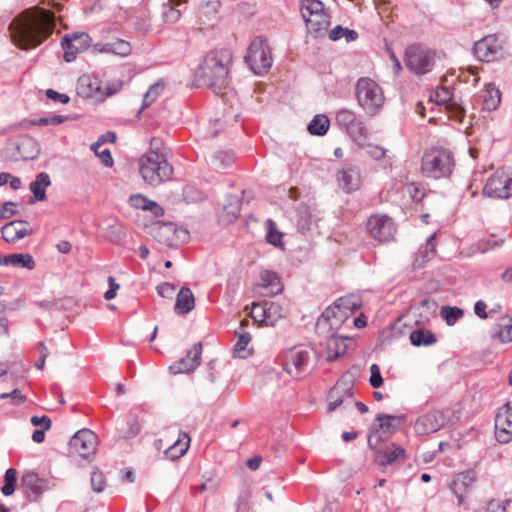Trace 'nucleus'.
<instances>
[{
    "label": "nucleus",
    "instance_id": "nucleus-1",
    "mask_svg": "<svg viewBox=\"0 0 512 512\" xmlns=\"http://www.w3.org/2000/svg\"><path fill=\"white\" fill-rule=\"evenodd\" d=\"M53 13L44 9H28L15 18L10 26L14 43L22 49L40 45L53 32Z\"/></svg>",
    "mask_w": 512,
    "mask_h": 512
},
{
    "label": "nucleus",
    "instance_id": "nucleus-2",
    "mask_svg": "<svg viewBox=\"0 0 512 512\" xmlns=\"http://www.w3.org/2000/svg\"><path fill=\"white\" fill-rule=\"evenodd\" d=\"M232 64V52L219 49L209 52L196 71L202 85L212 89H221L228 84V75Z\"/></svg>",
    "mask_w": 512,
    "mask_h": 512
},
{
    "label": "nucleus",
    "instance_id": "nucleus-3",
    "mask_svg": "<svg viewBox=\"0 0 512 512\" xmlns=\"http://www.w3.org/2000/svg\"><path fill=\"white\" fill-rule=\"evenodd\" d=\"M455 161L453 154L443 148L426 151L421 160V173L435 180L449 178L453 172Z\"/></svg>",
    "mask_w": 512,
    "mask_h": 512
},
{
    "label": "nucleus",
    "instance_id": "nucleus-4",
    "mask_svg": "<svg viewBox=\"0 0 512 512\" xmlns=\"http://www.w3.org/2000/svg\"><path fill=\"white\" fill-rule=\"evenodd\" d=\"M139 172L148 185L155 187L171 179L173 168L164 158V155L155 150H150L141 157Z\"/></svg>",
    "mask_w": 512,
    "mask_h": 512
},
{
    "label": "nucleus",
    "instance_id": "nucleus-5",
    "mask_svg": "<svg viewBox=\"0 0 512 512\" xmlns=\"http://www.w3.org/2000/svg\"><path fill=\"white\" fill-rule=\"evenodd\" d=\"M358 105L369 116L377 115L384 106L385 96L381 86L369 77H361L355 85Z\"/></svg>",
    "mask_w": 512,
    "mask_h": 512
},
{
    "label": "nucleus",
    "instance_id": "nucleus-6",
    "mask_svg": "<svg viewBox=\"0 0 512 512\" xmlns=\"http://www.w3.org/2000/svg\"><path fill=\"white\" fill-rule=\"evenodd\" d=\"M245 61L256 75L266 74L272 66L273 59L267 40L263 37L253 39L248 47Z\"/></svg>",
    "mask_w": 512,
    "mask_h": 512
},
{
    "label": "nucleus",
    "instance_id": "nucleus-7",
    "mask_svg": "<svg viewBox=\"0 0 512 512\" xmlns=\"http://www.w3.org/2000/svg\"><path fill=\"white\" fill-rule=\"evenodd\" d=\"M312 351L303 346L290 349L284 355L283 369L294 378H301L311 369Z\"/></svg>",
    "mask_w": 512,
    "mask_h": 512
},
{
    "label": "nucleus",
    "instance_id": "nucleus-8",
    "mask_svg": "<svg viewBox=\"0 0 512 512\" xmlns=\"http://www.w3.org/2000/svg\"><path fill=\"white\" fill-rule=\"evenodd\" d=\"M405 65L411 72L424 75L434 66V54L420 45H411L405 52Z\"/></svg>",
    "mask_w": 512,
    "mask_h": 512
},
{
    "label": "nucleus",
    "instance_id": "nucleus-9",
    "mask_svg": "<svg viewBox=\"0 0 512 512\" xmlns=\"http://www.w3.org/2000/svg\"><path fill=\"white\" fill-rule=\"evenodd\" d=\"M97 443L98 438L93 431L89 429H82L76 432L70 439V452L87 459L95 453Z\"/></svg>",
    "mask_w": 512,
    "mask_h": 512
},
{
    "label": "nucleus",
    "instance_id": "nucleus-10",
    "mask_svg": "<svg viewBox=\"0 0 512 512\" xmlns=\"http://www.w3.org/2000/svg\"><path fill=\"white\" fill-rule=\"evenodd\" d=\"M483 195L491 198L507 199L512 196V178L504 172L490 176L483 188Z\"/></svg>",
    "mask_w": 512,
    "mask_h": 512
},
{
    "label": "nucleus",
    "instance_id": "nucleus-11",
    "mask_svg": "<svg viewBox=\"0 0 512 512\" xmlns=\"http://www.w3.org/2000/svg\"><path fill=\"white\" fill-rule=\"evenodd\" d=\"M449 419L444 411L433 410L419 416L414 422L413 428L417 435H428L443 428Z\"/></svg>",
    "mask_w": 512,
    "mask_h": 512
},
{
    "label": "nucleus",
    "instance_id": "nucleus-12",
    "mask_svg": "<svg viewBox=\"0 0 512 512\" xmlns=\"http://www.w3.org/2000/svg\"><path fill=\"white\" fill-rule=\"evenodd\" d=\"M367 229L372 238L379 242L393 239L396 228L393 220L386 215H373L368 219Z\"/></svg>",
    "mask_w": 512,
    "mask_h": 512
},
{
    "label": "nucleus",
    "instance_id": "nucleus-13",
    "mask_svg": "<svg viewBox=\"0 0 512 512\" xmlns=\"http://www.w3.org/2000/svg\"><path fill=\"white\" fill-rule=\"evenodd\" d=\"M396 417L392 415L378 414L376 416L377 424L373 425L368 435V446L376 451L381 442L386 441L393 433L394 427L392 421Z\"/></svg>",
    "mask_w": 512,
    "mask_h": 512
},
{
    "label": "nucleus",
    "instance_id": "nucleus-14",
    "mask_svg": "<svg viewBox=\"0 0 512 512\" xmlns=\"http://www.w3.org/2000/svg\"><path fill=\"white\" fill-rule=\"evenodd\" d=\"M495 436L500 443L512 440V402L499 408L495 417Z\"/></svg>",
    "mask_w": 512,
    "mask_h": 512
},
{
    "label": "nucleus",
    "instance_id": "nucleus-15",
    "mask_svg": "<svg viewBox=\"0 0 512 512\" xmlns=\"http://www.w3.org/2000/svg\"><path fill=\"white\" fill-rule=\"evenodd\" d=\"M335 120L354 140L363 138L366 134L364 123L357 119L356 114L352 110L340 109L336 113Z\"/></svg>",
    "mask_w": 512,
    "mask_h": 512
},
{
    "label": "nucleus",
    "instance_id": "nucleus-16",
    "mask_svg": "<svg viewBox=\"0 0 512 512\" xmlns=\"http://www.w3.org/2000/svg\"><path fill=\"white\" fill-rule=\"evenodd\" d=\"M501 43L494 34L487 35L474 44L475 57L484 62L494 61L501 51Z\"/></svg>",
    "mask_w": 512,
    "mask_h": 512
},
{
    "label": "nucleus",
    "instance_id": "nucleus-17",
    "mask_svg": "<svg viewBox=\"0 0 512 512\" xmlns=\"http://www.w3.org/2000/svg\"><path fill=\"white\" fill-rule=\"evenodd\" d=\"M90 40L87 33L65 35L61 42L64 50V60L66 62L74 61L76 55L89 46Z\"/></svg>",
    "mask_w": 512,
    "mask_h": 512
},
{
    "label": "nucleus",
    "instance_id": "nucleus-18",
    "mask_svg": "<svg viewBox=\"0 0 512 512\" xmlns=\"http://www.w3.org/2000/svg\"><path fill=\"white\" fill-rule=\"evenodd\" d=\"M337 181L344 192L356 191L361 184L360 171L356 166L346 164L337 172Z\"/></svg>",
    "mask_w": 512,
    "mask_h": 512
},
{
    "label": "nucleus",
    "instance_id": "nucleus-19",
    "mask_svg": "<svg viewBox=\"0 0 512 512\" xmlns=\"http://www.w3.org/2000/svg\"><path fill=\"white\" fill-rule=\"evenodd\" d=\"M475 481V474L473 471H465L456 475L450 483V490L457 498L458 505L465 504L466 494L472 487Z\"/></svg>",
    "mask_w": 512,
    "mask_h": 512
},
{
    "label": "nucleus",
    "instance_id": "nucleus-20",
    "mask_svg": "<svg viewBox=\"0 0 512 512\" xmlns=\"http://www.w3.org/2000/svg\"><path fill=\"white\" fill-rule=\"evenodd\" d=\"M202 345L201 343L195 344L187 355L179 361L173 363L169 369L173 374L189 373L195 370L200 362Z\"/></svg>",
    "mask_w": 512,
    "mask_h": 512
},
{
    "label": "nucleus",
    "instance_id": "nucleus-21",
    "mask_svg": "<svg viewBox=\"0 0 512 512\" xmlns=\"http://www.w3.org/2000/svg\"><path fill=\"white\" fill-rule=\"evenodd\" d=\"M21 486L30 499L36 500L48 488V482L35 472H26L21 478Z\"/></svg>",
    "mask_w": 512,
    "mask_h": 512
},
{
    "label": "nucleus",
    "instance_id": "nucleus-22",
    "mask_svg": "<svg viewBox=\"0 0 512 512\" xmlns=\"http://www.w3.org/2000/svg\"><path fill=\"white\" fill-rule=\"evenodd\" d=\"M345 376L337 381L334 387L328 393V410L334 411L338 408L346 398L352 397L351 386L344 381Z\"/></svg>",
    "mask_w": 512,
    "mask_h": 512
},
{
    "label": "nucleus",
    "instance_id": "nucleus-23",
    "mask_svg": "<svg viewBox=\"0 0 512 512\" xmlns=\"http://www.w3.org/2000/svg\"><path fill=\"white\" fill-rule=\"evenodd\" d=\"M305 21L306 28L309 34L313 37H321L327 33L328 27L330 26V16L323 9L321 12L307 18Z\"/></svg>",
    "mask_w": 512,
    "mask_h": 512
},
{
    "label": "nucleus",
    "instance_id": "nucleus-24",
    "mask_svg": "<svg viewBox=\"0 0 512 512\" xmlns=\"http://www.w3.org/2000/svg\"><path fill=\"white\" fill-rule=\"evenodd\" d=\"M491 336L500 343L512 342V313L498 319L491 329Z\"/></svg>",
    "mask_w": 512,
    "mask_h": 512
},
{
    "label": "nucleus",
    "instance_id": "nucleus-25",
    "mask_svg": "<svg viewBox=\"0 0 512 512\" xmlns=\"http://www.w3.org/2000/svg\"><path fill=\"white\" fill-rule=\"evenodd\" d=\"M1 234L6 242L14 243L31 234V230L27 228V224L25 222L21 220H14L5 224L1 228Z\"/></svg>",
    "mask_w": 512,
    "mask_h": 512
},
{
    "label": "nucleus",
    "instance_id": "nucleus-26",
    "mask_svg": "<svg viewBox=\"0 0 512 512\" xmlns=\"http://www.w3.org/2000/svg\"><path fill=\"white\" fill-rule=\"evenodd\" d=\"M437 237V232L432 233L422 244L418 251L414 256L413 267L415 269L423 267L427 262H429L436 254L435 250V240Z\"/></svg>",
    "mask_w": 512,
    "mask_h": 512
},
{
    "label": "nucleus",
    "instance_id": "nucleus-27",
    "mask_svg": "<svg viewBox=\"0 0 512 512\" xmlns=\"http://www.w3.org/2000/svg\"><path fill=\"white\" fill-rule=\"evenodd\" d=\"M100 81L98 78L84 74L77 81V94L82 98H91L100 91Z\"/></svg>",
    "mask_w": 512,
    "mask_h": 512
},
{
    "label": "nucleus",
    "instance_id": "nucleus-28",
    "mask_svg": "<svg viewBox=\"0 0 512 512\" xmlns=\"http://www.w3.org/2000/svg\"><path fill=\"white\" fill-rule=\"evenodd\" d=\"M0 266H12L32 270L35 267L33 257L28 253H15L0 256Z\"/></svg>",
    "mask_w": 512,
    "mask_h": 512
},
{
    "label": "nucleus",
    "instance_id": "nucleus-29",
    "mask_svg": "<svg viewBox=\"0 0 512 512\" xmlns=\"http://www.w3.org/2000/svg\"><path fill=\"white\" fill-rule=\"evenodd\" d=\"M348 318V314L343 308L338 304V299L333 303V305L327 307L322 313L319 321L327 322L330 327H337L341 323Z\"/></svg>",
    "mask_w": 512,
    "mask_h": 512
},
{
    "label": "nucleus",
    "instance_id": "nucleus-30",
    "mask_svg": "<svg viewBox=\"0 0 512 512\" xmlns=\"http://www.w3.org/2000/svg\"><path fill=\"white\" fill-rule=\"evenodd\" d=\"M17 150L20 157L24 160H32L40 154V146L38 142L29 136L21 138L17 144Z\"/></svg>",
    "mask_w": 512,
    "mask_h": 512
},
{
    "label": "nucleus",
    "instance_id": "nucleus-31",
    "mask_svg": "<svg viewBox=\"0 0 512 512\" xmlns=\"http://www.w3.org/2000/svg\"><path fill=\"white\" fill-rule=\"evenodd\" d=\"M195 306V299L192 291L188 287H182L177 294L175 311L178 314H187Z\"/></svg>",
    "mask_w": 512,
    "mask_h": 512
},
{
    "label": "nucleus",
    "instance_id": "nucleus-32",
    "mask_svg": "<svg viewBox=\"0 0 512 512\" xmlns=\"http://www.w3.org/2000/svg\"><path fill=\"white\" fill-rule=\"evenodd\" d=\"M51 185L50 176L46 172L37 174L34 181L30 183V190L33 193L34 201L46 200V188Z\"/></svg>",
    "mask_w": 512,
    "mask_h": 512
},
{
    "label": "nucleus",
    "instance_id": "nucleus-33",
    "mask_svg": "<svg viewBox=\"0 0 512 512\" xmlns=\"http://www.w3.org/2000/svg\"><path fill=\"white\" fill-rule=\"evenodd\" d=\"M481 98L483 100V109L487 111H494L500 104L501 93L498 88L489 84L482 92Z\"/></svg>",
    "mask_w": 512,
    "mask_h": 512
},
{
    "label": "nucleus",
    "instance_id": "nucleus-34",
    "mask_svg": "<svg viewBox=\"0 0 512 512\" xmlns=\"http://www.w3.org/2000/svg\"><path fill=\"white\" fill-rule=\"evenodd\" d=\"M190 444V437L185 432H180L178 439L174 442L173 445H171L166 451L165 454L167 457L171 459H177L183 456Z\"/></svg>",
    "mask_w": 512,
    "mask_h": 512
},
{
    "label": "nucleus",
    "instance_id": "nucleus-35",
    "mask_svg": "<svg viewBox=\"0 0 512 512\" xmlns=\"http://www.w3.org/2000/svg\"><path fill=\"white\" fill-rule=\"evenodd\" d=\"M190 444V437L185 432H180L178 439L174 442L173 445H171L166 451L165 454L167 457L171 459H177L183 456Z\"/></svg>",
    "mask_w": 512,
    "mask_h": 512
},
{
    "label": "nucleus",
    "instance_id": "nucleus-36",
    "mask_svg": "<svg viewBox=\"0 0 512 512\" xmlns=\"http://www.w3.org/2000/svg\"><path fill=\"white\" fill-rule=\"evenodd\" d=\"M262 286L268 289V294H278L282 291V286L278 275L270 270H264L260 274Z\"/></svg>",
    "mask_w": 512,
    "mask_h": 512
},
{
    "label": "nucleus",
    "instance_id": "nucleus-37",
    "mask_svg": "<svg viewBox=\"0 0 512 512\" xmlns=\"http://www.w3.org/2000/svg\"><path fill=\"white\" fill-rule=\"evenodd\" d=\"M330 121L327 116L318 114L313 117L307 126V130L311 135L323 136L329 129Z\"/></svg>",
    "mask_w": 512,
    "mask_h": 512
},
{
    "label": "nucleus",
    "instance_id": "nucleus-38",
    "mask_svg": "<svg viewBox=\"0 0 512 512\" xmlns=\"http://www.w3.org/2000/svg\"><path fill=\"white\" fill-rule=\"evenodd\" d=\"M410 341L414 346H429L434 344L437 339L435 334L429 330L416 329L410 333Z\"/></svg>",
    "mask_w": 512,
    "mask_h": 512
},
{
    "label": "nucleus",
    "instance_id": "nucleus-39",
    "mask_svg": "<svg viewBox=\"0 0 512 512\" xmlns=\"http://www.w3.org/2000/svg\"><path fill=\"white\" fill-rule=\"evenodd\" d=\"M240 210H241V202H240L239 197L236 195L227 196L226 202L224 204V211L227 214L226 221L227 222L234 221L240 214Z\"/></svg>",
    "mask_w": 512,
    "mask_h": 512
},
{
    "label": "nucleus",
    "instance_id": "nucleus-40",
    "mask_svg": "<svg viewBox=\"0 0 512 512\" xmlns=\"http://www.w3.org/2000/svg\"><path fill=\"white\" fill-rule=\"evenodd\" d=\"M296 223L300 232L304 233L310 229L311 225V212L308 206L300 205L296 210Z\"/></svg>",
    "mask_w": 512,
    "mask_h": 512
},
{
    "label": "nucleus",
    "instance_id": "nucleus-41",
    "mask_svg": "<svg viewBox=\"0 0 512 512\" xmlns=\"http://www.w3.org/2000/svg\"><path fill=\"white\" fill-rule=\"evenodd\" d=\"M265 229H266V240L269 244H272L276 247L282 245V237L283 233H281L277 229L276 223L272 219H267L265 221Z\"/></svg>",
    "mask_w": 512,
    "mask_h": 512
},
{
    "label": "nucleus",
    "instance_id": "nucleus-42",
    "mask_svg": "<svg viewBox=\"0 0 512 512\" xmlns=\"http://www.w3.org/2000/svg\"><path fill=\"white\" fill-rule=\"evenodd\" d=\"M329 38L332 41L340 40L345 38L347 43L353 42L358 38V33L355 30L344 28L341 25H337L329 32Z\"/></svg>",
    "mask_w": 512,
    "mask_h": 512
},
{
    "label": "nucleus",
    "instance_id": "nucleus-43",
    "mask_svg": "<svg viewBox=\"0 0 512 512\" xmlns=\"http://www.w3.org/2000/svg\"><path fill=\"white\" fill-rule=\"evenodd\" d=\"M104 143V136H100L99 139L91 145V150L100 158L102 164L105 167H112L113 158L111 151L107 148L100 150Z\"/></svg>",
    "mask_w": 512,
    "mask_h": 512
},
{
    "label": "nucleus",
    "instance_id": "nucleus-44",
    "mask_svg": "<svg viewBox=\"0 0 512 512\" xmlns=\"http://www.w3.org/2000/svg\"><path fill=\"white\" fill-rule=\"evenodd\" d=\"M440 315L447 325L452 326L464 316V311L456 306H443L441 307Z\"/></svg>",
    "mask_w": 512,
    "mask_h": 512
},
{
    "label": "nucleus",
    "instance_id": "nucleus-45",
    "mask_svg": "<svg viewBox=\"0 0 512 512\" xmlns=\"http://www.w3.org/2000/svg\"><path fill=\"white\" fill-rule=\"evenodd\" d=\"M404 457L405 450L396 444H392L386 449L381 463L383 465H392L398 462L399 460L403 459Z\"/></svg>",
    "mask_w": 512,
    "mask_h": 512
},
{
    "label": "nucleus",
    "instance_id": "nucleus-46",
    "mask_svg": "<svg viewBox=\"0 0 512 512\" xmlns=\"http://www.w3.org/2000/svg\"><path fill=\"white\" fill-rule=\"evenodd\" d=\"M324 4L320 0H302L300 11L304 20L321 12Z\"/></svg>",
    "mask_w": 512,
    "mask_h": 512
},
{
    "label": "nucleus",
    "instance_id": "nucleus-47",
    "mask_svg": "<svg viewBox=\"0 0 512 512\" xmlns=\"http://www.w3.org/2000/svg\"><path fill=\"white\" fill-rule=\"evenodd\" d=\"M251 341V335L248 332H244L239 335L238 340L234 346L233 355L236 358H247L250 355L247 349L248 344Z\"/></svg>",
    "mask_w": 512,
    "mask_h": 512
},
{
    "label": "nucleus",
    "instance_id": "nucleus-48",
    "mask_svg": "<svg viewBox=\"0 0 512 512\" xmlns=\"http://www.w3.org/2000/svg\"><path fill=\"white\" fill-rule=\"evenodd\" d=\"M365 151L368 156L376 161L384 160V166L390 167L392 165L391 157L386 155L387 151L383 147L374 144H368L365 147Z\"/></svg>",
    "mask_w": 512,
    "mask_h": 512
},
{
    "label": "nucleus",
    "instance_id": "nucleus-49",
    "mask_svg": "<svg viewBox=\"0 0 512 512\" xmlns=\"http://www.w3.org/2000/svg\"><path fill=\"white\" fill-rule=\"evenodd\" d=\"M110 54H115L120 57H126L131 54L132 46L128 41L123 39H116L109 42Z\"/></svg>",
    "mask_w": 512,
    "mask_h": 512
},
{
    "label": "nucleus",
    "instance_id": "nucleus-50",
    "mask_svg": "<svg viewBox=\"0 0 512 512\" xmlns=\"http://www.w3.org/2000/svg\"><path fill=\"white\" fill-rule=\"evenodd\" d=\"M17 482V471L13 468L6 470L4 475V485L2 487V493L5 496H10L15 491V485Z\"/></svg>",
    "mask_w": 512,
    "mask_h": 512
},
{
    "label": "nucleus",
    "instance_id": "nucleus-51",
    "mask_svg": "<svg viewBox=\"0 0 512 512\" xmlns=\"http://www.w3.org/2000/svg\"><path fill=\"white\" fill-rule=\"evenodd\" d=\"M210 163L216 169L226 168L232 163V157L226 152L219 151L211 155Z\"/></svg>",
    "mask_w": 512,
    "mask_h": 512
},
{
    "label": "nucleus",
    "instance_id": "nucleus-52",
    "mask_svg": "<svg viewBox=\"0 0 512 512\" xmlns=\"http://www.w3.org/2000/svg\"><path fill=\"white\" fill-rule=\"evenodd\" d=\"M406 191L409 194L411 200L415 203H419L425 196V189L420 183H410L406 186Z\"/></svg>",
    "mask_w": 512,
    "mask_h": 512
},
{
    "label": "nucleus",
    "instance_id": "nucleus-53",
    "mask_svg": "<svg viewBox=\"0 0 512 512\" xmlns=\"http://www.w3.org/2000/svg\"><path fill=\"white\" fill-rule=\"evenodd\" d=\"M127 429L122 431V437L125 439L135 437L141 430L140 423L137 418L130 417L127 422Z\"/></svg>",
    "mask_w": 512,
    "mask_h": 512
},
{
    "label": "nucleus",
    "instance_id": "nucleus-54",
    "mask_svg": "<svg viewBox=\"0 0 512 512\" xmlns=\"http://www.w3.org/2000/svg\"><path fill=\"white\" fill-rule=\"evenodd\" d=\"M162 88L158 84L151 85L148 91L144 94L142 109L148 108L159 96Z\"/></svg>",
    "mask_w": 512,
    "mask_h": 512
},
{
    "label": "nucleus",
    "instance_id": "nucleus-55",
    "mask_svg": "<svg viewBox=\"0 0 512 512\" xmlns=\"http://www.w3.org/2000/svg\"><path fill=\"white\" fill-rule=\"evenodd\" d=\"M67 119H68V116L52 115V116H47V117H41V118L35 120L34 124L38 125V126H47V125L56 126V125L63 123Z\"/></svg>",
    "mask_w": 512,
    "mask_h": 512
},
{
    "label": "nucleus",
    "instance_id": "nucleus-56",
    "mask_svg": "<svg viewBox=\"0 0 512 512\" xmlns=\"http://www.w3.org/2000/svg\"><path fill=\"white\" fill-rule=\"evenodd\" d=\"M91 486H92V489L97 493H100L104 490L105 477L102 472H100L98 470H94L91 473Z\"/></svg>",
    "mask_w": 512,
    "mask_h": 512
},
{
    "label": "nucleus",
    "instance_id": "nucleus-57",
    "mask_svg": "<svg viewBox=\"0 0 512 512\" xmlns=\"http://www.w3.org/2000/svg\"><path fill=\"white\" fill-rule=\"evenodd\" d=\"M504 239L500 240H493V239H487V240H481L477 244V250L481 253H485L487 251L499 248L503 245Z\"/></svg>",
    "mask_w": 512,
    "mask_h": 512
},
{
    "label": "nucleus",
    "instance_id": "nucleus-58",
    "mask_svg": "<svg viewBox=\"0 0 512 512\" xmlns=\"http://www.w3.org/2000/svg\"><path fill=\"white\" fill-rule=\"evenodd\" d=\"M434 97L438 104H448L452 101V92L449 88L440 87L436 89Z\"/></svg>",
    "mask_w": 512,
    "mask_h": 512
},
{
    "label": "nucleus",
    "instance_id": "nucleus-59",
    "mask_svg": "<svg viewBox=\"0 0 512 512\" xmlns=\"http://www.w3.org/2000/svg\"><path fill=\"white\" fill-rule=\"evenodd\" d=\"M370 379L369 383L373 388H379L383 384V377L380 372V368L377 364H372L370 366Z\"/></svg>",
    "mask_w": 512,
    "mask_h": 512
},
{
    "label": "nucleus",
    "instance_id": "nucleus-60",
    "mask_svg": "<svg viewBox=\"0 0 512 512\" xmlns=\"http://www.w3.org/2000/svg\"><path fill=\"white\" fill-rule=\"evenodd\" d=\"M475 512H507L504 502L499 500H492L486 506L478 509Z\"/></svg>",
    "mask_w": 512,
    "mask_h": 512
},
{
    "label": "nucleus",
    "instance_id": "nucleus-61",
    "mask_svg": "<svg viewBox=\"0 0 512 512\" xmlns=\"http://www.w3.org/2000/svg\"><path fill=\"white\" fill-rule=\"evenodd\" d=\"M150 201L151 200H149L148 198H146L140 194L132 195L129 199V203L132 207H134L135 209L143 210V211H145L146 208H149L148 204L150 203Z\"/></svg>",
    "mask_w": 512,
    "mask_h": 512
},
{
    "label": "nucleus",
    "instance_id": "nucleus-62",
    "mask_svg": "<svg viewBox=\"0 0 512 512\" xmlns=\"http://www.w3.org/2000/svg\"><path fill=\"white\" fill-rule=\"evenodd\" d=\"M176 290L174 284L164 282L157 286L158 294L163 298H172Z\"/></svg>",
    "mask_w": 512,
    "mask_h": 512
},
{
    "label": "nucleus",
    "instance_id": "nucleus-63",
    "mask_svg": "<svg viewBox=\"0 0 512 512\" xmlns=\"http://www.w3.org/2000/svg\"><path fill=\"white\" fill-rule=\"evenodd\" d=\"M236 512H252V506L249 500L248 493H241L238 502Z\"/></svg>",
    "mask_w": 512,
    "mask_h": 512
},
{
    "label": "nucleus",
    "instance_id": "nucleus-64",
    "mask_svg": "<svg viewBox=\"0 0 512 512\" xmlns=\"http://www.w3.org/2000/svg\"><path fill=\"white\" fill-rule=\"evenodd\" d=\"M338 304L343 308L344 311H346L347 313L350 312V313H354L355 311H357L360 307V305L358 303H356L353 299L351 298H339L338 299Z\"/></svg>",
    "mask_w": 512,
    "mask_h": 512
}]
</instances>
